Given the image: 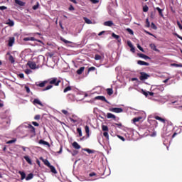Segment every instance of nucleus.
Returning a JSON list of instances; mask_svg holds the SVG:
<instances>
[{
  "label": "nucleus",
  "mask_w": 182,
  "mask_h": 182,
  "mask_svg": "<svg viewBox=\"0 0 182 182\" xmlns=\"http://www.w3.org/2000/svg\"><path fill=\"white\" fill-rule=\"evenodd\" d=\"M69 120H70V122H71V123H73V124H76V123L78 124L82 122V119L80 118H79V117H77V115H75V114H73L72 117H69Z\"/></svg>",
  "instance_id": "obj_4"
},
{
  "label": "nucleus",
  "mask_w": 182,
  "mask_h": 182,
  "mask_svg": "<svg viewBox=\"0 0 182 182\" xmlns=\"http://www.w3.org/2000/svg\"><path fill=\"white\" fill-rule=\"evenodd\" d=\"M47 82L50 85H54V86H59V83H60L61 81L58 77H52L50 78Z\"/></svg>",
  "instance_id": "obj_3"
},
{
  "label": "nucleus",
  "mask_w": 182,
  "mask_h": 182,
  "mask_svg": "<svg viewBox=\"0 0 182 182\" xmlns=\"http://www.w3.org/2000/svg\"><path fill=\"white\" fill-rule=\"evenodd\" d=\"M84 151H87L89 154H92V153H95V150H92L90 149H85Z\"/></svg>",
  "instance_id": "obj_33"
},
{
  "label": "nucleus",
  "mask_w": 182,
  "mask_h": 182,
  "mask_svg": "<svg viewBox=\"0 0 182 182\" xmlns=\"http://www.w3.org/2000/svg\"><path fill=\"white\" fill-rule=\"evenodd\" d=\"M52 87H53V85H48L47 87H46V88H44L43 90L44 91L50 90V89H52Z\"/></svg>",
  "instance_id": "obj_47"
},
{
  "label": "nucleus",
  "mask_w": 182,
  "mask_h": 182,
  "mask_svg": "<svg viewBox=\"0 0 182 182\" xmlns=\"http://www.w3.org/2000/svg\"><path fill=\"white\" fill-rule=\"evenodd\" d=\"M39 144H42L43 146H47L48 147H50V144H49V142L43 140V139H41L38 141Z\"/></svg>",
  "instance_id": "obj_14"
},
{
  "label": "nucleus",
  "mask_w": 182,
  "mask_h": 182,
  "mask_svg": "<svg viewBox=\"0 0 182 182\" xmlns=\"http://www.w3.org/2000/svg\"><path fill=\"white\" fill-rule=\"evenodd\" d=\"M20 148L22 149V150H23V151H26V149H27V150H29V148L26 147V146H20Z\"/></svg>",
  "instance_id": "obj_62"
},
{
  "label": "nucleus",
  "mask_w": 182,
  "mask_h": 182,
  "mask_svg": "<svg viewBox=\"0 0 182 182\" xmlns=\"http://www.w3.org/2000/svg\"><path fill=\"white\" fill-rule=\"evenodd\" d=\"M149 46L152 50H154L155 52H160V50L157 49V47H156V44L151 43Z\"/></svg>",
  "instance_id": "obj_18"
},
{
  "label": "nucleus",
  "mask_w": 182,
  "mask_h": 182,
  "mask_svg": "<svg viewBox=\"0 0 182 182\" xmlns=\"http://www.w3.org/2000/svg\"><path fill=\"white\" fill-rule=\"evenodd\" d=\"M181 132H182L181 128L178 129V132L173 133V134L172 135V139H174L176 136H177V134H179V133H181Z\"/></svg>",
  "instance_id": "obj_40"
},
{
  "label": "nucleus",
  "mask_w": 182,
  "mask_h": 182,
  "mask_svg": "<svg viewBox=\"0 0 182 182\" xmlns=\"http://www.w3.org/2000/svg\"><path fill=\"white\" fill-rule=\"evenodd\" d=\"M84 71H85V67H81L77 70V75H82V73H83Z\"/></svg>",
  "instance_id": "obj_29"
},
{
  "label": "nucleus",
  "mask_w": 182,
  "mask_h": 182,
  "mask_svg": "<svg viewBox=\"0 0 182 182\" xmlns=\"http://www.w3.org/2000/svg\"><path fill=\"white\" fill-rule=\"evenodd\" d=\"M151 90L155 93H160V92H163L164 90V87L162 85H152L151 87Z\"/></svg>",
  "instance_id": "obj_2"
},
{
  "label": "nucleus",
  "mask_w": 182,
  "mask_h": 182,
  "mask_svg": "<svg viewBox=\"0 0 182 182\" xmlns=\"http://www.w3.org/2000/svg\"><path fill=\"white\" fill-rule=\"evenodd\" d=\"M77 132L79 134V137H82V128H80V127L77 128Z\"/></svg>",
  "instance_id": "obj_39"
},
{
  "label": "nucleus",
  "mask_w": 182,
  "mask_h": 182,
  "mask_svg": "<svg viewBox=\"0 0 182 182\" xmlns=\"http://www.w3.org/2000/svg\"><path fill=\"white\" fill-rule=\"evenodd\" d=\"M174 127H173V123L171 122H168V126L163 129L161 136L165 140H164V146H166L167 150H168V146L171 143V141L168 139L170 136V132L173 130Z\"/></svg>",
  "instance_id": "obj_1"
},
{
  "label": "nucleus",
  "mask_w": 182,
  "mask_h": 182,
  "mask_svg": "<svg viewBox=\"0 0 182 182\" xmlns=\"http://www.w3.org/2000/svg\"><path fill=\"white\" fill-rule=\"evenodd\" d=\"M60 41H62V42H64V43H72V42L65 39L63 37H60Z\"/></svg>",
  "instance_id": "obj_42"
},
{
  "label": "nucleus",
  "mask_w": 182,
  "mask_h": 182,
  "mask_svg": "<svg viewBox=\"0 0 182 182\" xmlns=\"http://www.w3.org/2000/svg\"><path fill=\"white\" fill-rule=\"evenodd\" d=\"M171 66H174L175 68H182V64L181 63H179V64L173 63V64H171Z\"/></svg>",
  "instance_id": "obj_44"
},
{
  "label": "nucleus",
  "mask_w": 182,
  "mask_h": 182,
  "mask_svg": "<svg viewBox=\"0 0 182 182\" xmlns=\"http://www.w3.org/2000/svg\"><path fill=\"white\" fill-rule=\"evenodd\" d=\"M51 173H53V174H57L58 173V171H56V168H55V166H48Z\"/></svg>",
  "instance_id": "obj_24"
},
{
  "label": "nucleus",
  "mask_w": 182,
  "mask_h": 182,
  "mask_svg": "<svg viewBox=\"0 0 182 182\" xmlns=\"http://www.w3.org/2000/svg\"><path fill=\"white\" fill-rule=\"evenodd\" d=\"M112 38H114V39H119V38H120V36L119 35H117L116 33H112Z\"/></svg>",
  "instance_id": "obj_46"
},
{
  "label": "nucleus",
  "mask_w": 182,
  "mask_h": 182,
  "mask_svg": "<svg viewBox=\"0 0 182 182\" xmlns=\"http://www.w3.org/2000/svg\"><path fill=\"white\" fill-rule=\"evenodd\" d=\"M72 90V88L70 87V86H68V87L65 88L64 93H66L67 92H69V90Z\"/></svg>",
  "instance_id": "obj_55"
},
{
  "label": "nucleus",
  "mask_w": 182,
  "mask_h": 182,
  "mask_svg": "<svg viewBox=\"0 0 182 182\" xmlns=\"http://www.w3.org/2000/svg\"><path fill=\"white\" fill-rule=\"evenodd\" d=\"M127 45L128 46L131 48V52H132V53H134V52H136V48H134V46H133V44L132 43V41H127Z\"/></svg>",
  "instance_id": "obj_11"
},
{
  "label": "nucleus",
  "mask_w": 182,
  "mask_h": 182,
  "mask_svg": "<svg viewBox=\"0 0 182 182\" xmlns=\"http://www.w3.org/2000/svg\"><path fill=\"white\" fill-rule=\"evenodd\" d=\"M25 89H26V92L27 93H31V89L29 88V87L26 86V87H25Z\"/></svg>",
  "instance_id": "obj_64"
},
{
  "label": "nucleus",
  "mask_w": 182,
  "mask_h": 182,
  "mask_svg": "<svg viewBox=\"0 0 182 182\" xmlns=\"http://www.w3.org/2000/svg\"><path fill=\"white\" fill-rule=\"evenodd\" d=\"M96 100H101L102 102H105V103H109V101L106 100V97L105 96H97L95 97Z\"/></svg>",
  "instance_id": "obj_12"
},
{
  "label": "nucleus",
  "mask_w": 182,
  "mask_h": 182,
  "mask_svg": "<svg viewBox=\"0 0 182 182\" xmlns=\"http://www.w3.org/2000/svg\"><path fill=\"white\" fill-rule=\"evenodd\" d=\"M28 130H30V132L31 133H33L35 134V127L33 126H32L31 124L30 125L28 126Z\"/></svg>",
  "instance_id": "obj_31"
},
{
  "label": "nucleus",
  "mask_w": 182,
  "mask_h": 182,
  "mask_svg": "<svg viewBox=\"0 0 182 182\" xmlns=\"http://www.w3.org/2000/svg\"><path fill=\"white\" fill-rule=\"evenodd\" d=\"M24 159L26 160V161H27L28 164L32 165V160H31V158H29V156H25Z\"/></svg>",
  "instance_id": "obj_27"
},
{
  "label": "nucleus",
  "mask_w": 182,
  "mask_h": 182,
  "mask_svg": "<svg viewBox=\"0 0 182 182\" xmlns=\"http://www.w3.org/2000/svg\"><path fill=\"white\" fill-rule=\"evenodd\" d=\"M46 83H48V80L43 81L36 85L37 86H38V87H45V85H46Z\"/></svg>",
  "instance_id": "obj_23"
},
{
  "label": "nucleus",
  "mask_w": 182,
  "mask_h": 182,
  "mask_svg": "<svg viewBox=\"0 0 182 182\" xmlns=\"http://www.w3.org/2000/svg\"><path fill=\"white\" fill-rule=\"evenodd\" d=\"M15 4H16V5H18L19 6H25L26 5V3L21 0H15Z\"/></svg>",
  "instance_id": "obj_17"
},
{
  "label": "nucleus",
  "mask_w": 182,
  "mask_h": 182,
  "mask_svg": "<svg viewBox=\"0 0 182 182\" xmlns=\"http://www.w3.org/2000/svg\"><path fill=\"white\" fill-rule=\"evenodd\" d=\"M68 98L71 99V100H75V95H73V94H69Z\"/></svg>",
  "instance_id": "obj_57"
},
{
  "label": "nucleus",
  "mask_w": 182,
  "mask_h": 182,
  "mask_svg": "<svg viewBox=\"0 0 182 182\" xmlns=\"http://www.w3.org/2000/svg\"><path fill=\"white\" fill-rule=\"evenodd\" d=\"M141 58H143V59L147 60V59H150V58L144 54H141L140 55Z\"/></svg>",
  "instance_id": "obj_52"
},
{
  "label": "nucleus",
  "mask_w": 182,
  "mask_h": 182,
  "mask_svg": "<svg viewBox=\"0 0 182 182\" xmlns=\"http://www.w3.org/2000/svg\"><path fill=\"white\" fill-rule=\"evenodd\" d=\"M155 119H156V120H159V122H161V123H166V119H164V118H161L159 116H155Z\"/></svg>",
  "instance_id": "obj_26"
},
{
  "label": "nucleus",
  "mask_w": 182,
  "mask_h": 182,
  "mask_svg": "<svg viewBox=\"0 0 182 182\" xmlns=\"http://www.w3.org/2000/svg\"><path fill=\"white\" fill-rule=\"evenodd\" d=\"M28 65L29 66L30 69H36V63L33 61H29L28 63Z\"/></svg>",
  "instance_id": "obj_13"
},
{
  "label": "nucleus",
  "mask_w": 182,
  "mask_h": 182,
  "mask_svg": "<svg viewBox=\"0 0 182 182\" xmlns=\"http://www.w3.org/2000/svg\"><path fill=\"white\" fill-rule=\"evenodd\" d=\"M137 64L140 65V66H149L150 65V63L142 60H138Z\"/></svg>",
  "instance_id": "obj_15"
},
{
  "label": "nucleus",
  "mask_w": 182,
  "mask_h": 182,
  "mask_svg": "<svg viewBox=\"0 0 182 182\" xmlns=\"http://www.w3.org/2000/svg\"><path fill=\"white\" fill-rule=\"evenodd\" d=\"M127 31H128V33H129V35H134V32H133V30H132V28H127Z\"/></svg>",
  "instance_id": "obj_45"
},
{
  "label": "nucleus",
  "mask_w": 182,
  "mask_h": 182,
  "mask_svg": "<svg viewBox=\"0 0 182 182\" xmlns=\"http://www.w3.org/2000/svg\"><path fill=\"white\" fill-rule=\"evenodd\" d=\"M118 139H119L120 140H122V141H126V139H124V137L120 136V135H117Z\"/></svg>",
  "instance_id": "obj_60"
},
{
  "label": "nucleus",
  "mask_w": 182,
  "mask_h": 182,
  "mask_svg": "<svg viewBox=\"0 0 182 182\" xmlns=\"http://www.w3.org/2000/svg\"><path fill=\"white\" fill-rule=\"evenodd\" d=\"M23 41L25 42H29V41H31V42H35V41H36V38H35L34 37H26L23 38Z\"/></svg>",
  "instance_id": "obj_16"
},
{
  "label": "nucleus",
  "mask_w": 182,
  "mask_h": 182,
  "mask_svg": "<svg viewBox=\"0 0 182 182\" xmlns=\"http://www.w3.org/2000/svg\"><path fill=\"white\" fill-rule=\"evenodd\" d=\"M6 24L9 25V26H14L15 25V22L11 19H9Z\"/></svg>",
  "instance_id": "obj_30"
},
{
  "label": "nucleus",
  "mask_w": 182,
  "mask_h": 182,
  "mask_svg": "<svg viewBox=\"0 0 182 182\" xmlns=\"http://www.w3.org/2000/svg\"><path fill=\"white\" fill-rule=\"evenodd\" d=\"M85 132L87 133V136L89 137V136H90L89 133L90 132V130L89 129V126L86 125L85 127Z\"/></svg>",
  "instance_id": "obj_34"
},
{
  "label": "nucleus",
  "mask_w": 182,
  "mask_h": 182,
  "mask_svg": "<svg viewBox=\"0 0 182 182\" xmlns=\"http://www.w3.org/2000/svg\"><path fill=\"white\" fill-rule=\"evenodd\" d=\"M79 151L77 150H74L73 151L71 152L72 156H77V154H78Z\"/></svg>",
  "instance_id": "obj_51"
},
{
  "label": "nucleus",
  "mask_w": 182,
  "mask_h": 182,
  "mask_svg": "<svg viewBox=\"0 0 182 182\" xmlns=\"http://www.w3.org/2000/svg\"><path fill=\"white\" fill-rule=\"evenodd\" d=\"M73 147H74V149H75L76 150H79V149H80V145H79V144H77V142L74 141L73 143Z\"/></svg>",
  "instance_id": "obj_25"
},
{
  "label": "nucleus",
  "mask_w": 182,
  "mask_h": 182,
  "mask_svg": "<svg viewBox=\"0 0 182 182\" xmlns=\"http://www.w3.org/2000/svg\"><path fill=\"white\" fill-rule=\"evenodd\" d=\"M109 112H112V113H123V109L117 107L109 108Z\"/></svg>",
  "instance_id": "obj_7"
},
{
  "label": "nucleus",
  "mask_w": 182,
  "mask_h": 182,
  "mask_svg": "<svg viewBox=\"0 0 182 182\" xmlns=\"http://www.w3.org/2000/svg\"><path fill=\"white\" fill-rule=\"evenodd\" d=\"M38 8H39V2H37V4H36V5H34V6H33V9L34 11H36V9H38Z\"/></svg>",
  "instance_id": "obj_56"
},
{
  "label": "nucleus",
  "mask_w": 182,
  "mask_h": 182,
  "mask_svg": "<svg viewBox=\"0 0 182 182\" xmlns=\"http://www.w3.org/2000/svg\"><path fill=\"white\" fill-rule=\"evenodd\" d=\"M9 60L11 62V63H15V58H14L12 55H9Z\"/></svg>",
  "instance_id": "obj_36"
},
{
  "label": "nucleus",
  "mask_w": 182,
  "mask_h": 182,
  "mask_svg": "<svg viewBox=\"0 0 182 182\" xmlns=\"http://www.w3.org/2000/svg\"><path fill=\"white\" fill-rule=\"evenodd\" d=\"M107 119H113V120H116V115L109 112L107 114Z\"/></svg>",
  "instance_id": "obj_21"
},
{
  "label": "nucleus",
  "mask_w": 182,
  "mask_h": 182,
  "mask_svg": "<svg viewBox=\"0 0 182 182\" xmlns=\"http://www.w3.org/2000/svg\"><path fill=\"white\" fill-rule=\"evenodd\" d=\"M102 129L103 132H109V127H107L106 125H102Z\"/></svg>",
  "instance_id": "obj_43"
},
{
  "label": "nucleus",
  "mask_w": 182,
  "mask_h": 182,
  "mask_svg": "<svg viewBox=\"0 0 182 182\" xmlns=\"http://www.w3.org/2000/svg\"><path fill=\"white\" fill-rule=\"evenodd\" d=\"M32 178H33V173H29V174L26 177V181H29V180H32Z\"/></svg>",
  "instance_id": "obj_28"
},
{
  "label": "nucleus",
  "mask_w": 182,
  "mask_h": 182,
  "mask_svg": "<svg viewBox=\"0 0 182 182\" xmlns=\"http://www.w3.org/2000/svg\"><path fill=\"white\" fill-rule=\"evenodd\" d=\"M96 70V68L95 67H90V68H88V72H93Z\"/></svg>",
  "instance_id": "obj_61"
},
{
  "label": "nucleus",
  "mask_w": 182,
  "mask_h": 182,
  "mask_svg": "<svg viewBox=\"0 0 182 182\" xmlns=\"http://www.w3.org/2000/svg\"><path fill=\"white\" fill-rule=\"evenodd\" d=\"M62 113H63V114H65V116H68L69 114V112H68L66 109H63Z\"/></svg>",
  "instance_id": "obj_59"
},
{
  "label": "nucleus",
  "mask_w": 182,
  "mask_h": 182,
  "mask_svg": "<svg viewBox=\"0 0 182 182\" xmlns=\"http://www.w3.org/2000/svg\"><path fill=\"white\" fill-rule=\"evenodd\" d=\"M30 124H28L26 122H24L18 127V130H23V129H29Z\"/></svg>",
  "instance_id": "obj_8"
},
{
  "label": "nucleus",
  "mask_w": 182,
  "mask_h": 182,
  "mask_svg": "<svg viewBox=\"0 0 182 182\" xmlns=\"http://www.w3.org/2000/svg\"><path fill=\"white\" fill-rule=\"evenodd\" d=\"M31 72H32V70H31V69L25 70V73H26V75H31Z\"/></svg>",
  "instance_id": "obj_58"
},
{
  "label": "nucleus",
  "mask_w": 182,
  "mask_h": 182,
  "mask_svg": "<svg viewBox=\"0 0 182 182\" xmlns=\"http://www.w3.org/2000/svg\"><path fill=\"white\" fill-rule=\"evenodd\" d=\"M148 92L149 91H144V90H142V93L146 97H148Z\"/></svg>",
  "instance_id": "obj_63"
},
{
  "label": "nucleus",
  "mask_w": 182,
  "mask_h": 182,
  "mask_svg": "<svg viewBox=\"0 0 182 182\" xmlns=\"http://www.w3.org/2000/svg\"><path fill=\"white\" fill-rule=\"evenodd\" d=\"M15 43V37H9L8 41V46L12 48Z\"/></svg>",
  "instance_id": "obj_9"
},
{
  "label": "nucleus",
  "mask_w": 182,
  "mask_h": 182,
  "mask_svg": "<svg viewBox=\"0 0 182 182\" xmlns=\"http://www.w3.org/2000/svg\"><path fill=\"white\" fill-rule=\"evenodd\" d=\"M151 28L156 31L157 29V26H156V24H154V23H151Z\"/></svg>",
  "instance_id": "obj_50"
},
{
  "label": "nucleus",
  "mask_w": 182,
  "mask_h": 182,
  "mask_svg": "<svg viewBox=\"0 0 182 182\" xmlns=\"http://www.w3.org/2000/svg\"><path fill=\"white\" fill-rule=\"evenodd\" d=\"M171 105H173V107H175L176 109L182 107V102H181V100H174V101L172 100Z\"/></svg>",
  "instance_id": "obj_5"
},
{
  "label": "nucleus",
  "mask_w": 182,
  "mask_h": 182,
  "mask_svg": "<svg viewBox=\"0 0 182 182\" xmlns=\"http://www.w3.org/2000/svg\"><path fill=\"white\" fill-rule=\"evenodd\" d=\"M40 160H42V161H43L44 164L46 166H47L48 167H50L51 166L50 163L47 159H43V158L41 157V158H40Z\"/></svg>",
  "instance_id": "obj_22"
},
{
  "label": "nucleus",
  "mask_w": 182,
  "mask_h": 182,
  "mask_svg": "<svg viewBox=\"0 0 182 182\" xmlns=\"http://www.w3.org/2000/svg\"><path fill=\"white\" fill-rule=\"evenodd\" d=\"M107 95H109V96H112V95H113V89L112 88L107 89Z\"/></svg>",
  "instance_id": "obj_32"
},
{
  "label": "nucleus",
  "mask_w": 182,
  "mask_h": 182,
  "mask_svg": "<svg viewBox=\"0 0 182 182\" xmlns=\"http://www.w3.org/2000/svg\"><path fill=\"white\" fill-rule=\"evenodd\" d=\"M84 21L85 23H87L88 25L92 24V21L86 17L84 18Z\"/></svg>",
  "instance_id": "obj_35"
},
{
  "label": "nucleus",
  "mask_w": 182,
  "mask_h": 182,
  "mask_svg": "<svg viewBox=\"0 0 182 182\" xmlns=\"http://www.w3.org/2000/svg\"><path fill=\"white\" fill-rule=\"evenodd\" d=\"M33 104L35 106H38V105L39 106H41V107H43V104H42V102H41V100H39V99H38V98L34 99Z\"/></svg>",
  "instance_id": "obj_10"
},
{
  "label": "nucleus",
  "mask_w": 182,
  "mask_h": 182,
  "mask_svg": "<svg viewBox=\"0 0 182 182\" xmlns=\"http://www.w3.org/2000/svg\"><path fill=\"white\" fill-rule=\"evenodd\" d=\"M18 174H20L21 177V180H25V178L26 179V173H25L23 171H19Z\"/></svg>",
  "instance_id": "obj_19"
},
{
  "label": "nucleus",
  "mask_w": 182,
  "mask_h": 182,
  "mask_svg": "<svg viewBox=\"0 0 182 182\" xmlns=\"http://www.w3.org/2000/svg\"><path fill=\"white\" fill-rule=\"evenodd\" d=\"M103 136H104V137H105L107 140H109V132H105L103 133Z\"/></svg>",
  "instance_id": "obj_48"
},
{
  "label": "nucleus",
  "mask_w": 182,
  "mask_h": 182,
  "mask_svg": "<svg viewBox=\"0 0 182 182\" xmlns=\"http://www.w3.org/2000/svg\"><path fill=\"white\" fill-rule=\"evenodd\" d=\"M13 143H16V139H13L6 142V144H13Z\"/></svg>",
  "instance_id": "obj_38"
},
{
  "label": "nucleus",
  "mask_w": 182,
  "mask_h": 182,
  "mask_svg": "<svg viewBox=\"0 0 182 182\" xmlns=\"http://www.w3.org/2000/svg\"><path fill=\"white\" fill-rule=\"evenodd\" d=\"M146 27L150 28V21H149V18L146 19Z\"/></svg>",
  "instance_id": "obj_53"
},
{
  "label": "nucleus",
  "mask_w": 182,
  "mask_h": 182,
  "mask_svg": "<svg viewBox=\"0 0 182 182\" xmlns=\"http://www.w3.org/2000/svg\"><path fill=\"white\" fill-rule=\"evenodd\" d=\"M114 23L112 21H107L104 22V26H113Z\"/></svg>",
  "instance_id": "obj_20"
},
{
  "label": "nucleus",
  "mask_w": 182,
  "mask_h": 182,
  "mask_svg": "<svg viewBox=\"0 0 182 182\" xmlns=\"http://www.w3.org/2000/svg\"><path fill=\"white\" fill-rule=\"evenodd\" d=\"M143 11L144 12H149V6H147V5H145L144 7H143Z\"/></svg>",
  "instance_id": "obj_54"
},
{
  "label": "nucleus",
  "mask_w": 182,
  "mask_h": 182,
  "mask_svg": "<svg viewBox=\"0 0 182 182\" xmlns=\"http://www.w3.org/2000/svg\"><path fill=\"white\" fill-rule=\"evenodd\" d=\"M95 60H102V56L100 55L99 54H96L95 56Z\"/></svg>",
  "instance_id": "obj_41"
},
{
  "label": "nucleus",
  "mask_w": 182,
  "mask_h": 182,
  "mask_svg": "<svg viewBox=\"0 0 182 182\" xmlns=\"http://www.w3.org/2000/svg\"><path fill=\"white\" fill-rule=\"evenodd\" d=\"M140 119H141V117H135L133 119V122L137 123V122H140Z\"/></svg>",
  "instance_id": "obj_49"
},
{
  "label": "nucleus",
  "mask_w": 182,
  "mask_h": 182,
  "mask_svg": "<svg viewBox=\"0 0 182 182\" xmlns=\"http://www.w3.org/2000/svg\"><path fill=\"white\" fill-rule=\"evenodd\" d=\"M140 77H139V79H140V80H147V78L148 77H150V75H149V74H147V73H144V72H141V73H140Z\"/></svg>",
  "instance_id": "obj_6"
},
{
  "label": "nucleus",
  "mask_w": 182,
  "mask_h": 182,
  "mask_svg": "<svg viewBox=\"0 0 182 182\" xmlns=\"http://www.w3.org/2000/svg\"><path fill=\"white\" fill-rule=\"evenodd\" d=\"M156 11H158L160 16H164L163 10L161 9H160V7H156Z\"/></svg>",
  "instance_id": "obj_37"
}]
</instances>
